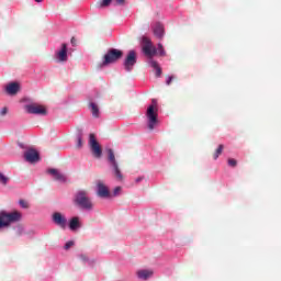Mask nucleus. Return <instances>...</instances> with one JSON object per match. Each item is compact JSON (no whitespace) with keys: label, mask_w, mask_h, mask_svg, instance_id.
Here are the masks:
<instances>
[{"label":"nucleus","mask_w":281,"mask_h":281,"mask_svg":"<svg viewBox=\"0 0 281 281\" xmlns=\"http://www.w3.org/2000/svg\"><path fill=\"white\" fill-rule=\"evenodd\" d=\"M142 52L146 58H149V65L153 69H156V76L159 78V76H161V67H159V64L153 59L154 56H157V47H155L150 38L146 36L143 37Z\"/></svg>","instance_id":"1"},{"label":"nucleus","mask_w":281,"mask_h":281,"mask_svg":"<svg viewBox=\"0 0 281 281\" xmlns=\"http://www.w3.org/2000/svg\"><path fill=\"white\" fill-rule=\"evenodd\" d=\"M18 221H21V214L18 211L11 213L5 211L0 212V229H2V227H10L12 223H18Z\"/></svg>","instance_id":"2"},{"label":"nucleus","mask_w":281,"mask_h":281,"mask_svg":"<svg viewBox=\"0 0 281 281\" xmlns=\"http://www.w3.org/2000/svg\"><path fill=\"white\" fill-rule=\"evenodd\" d=\"M75 203L82 210H93V202H91V198H89L85 190H80L76 193Z\"/></svg>","instance_id":"3"},{"label":"nucleus","mask_w":281,"mask_h":281,"mask_svg":"<svg viewBox=\"0 0 281 281\" xmlns=\"http://www.w3.org/2000/svg\"><path fill=\"white\" fill-rule=\"evenodd\" d=\"M108 161L113 170L115 179L117 181H124V175H122V170H120V164L115 159V153L113 149H108Z\"/></svg>","instance_id":"4"},{"label":"nucleus","mask_w":281,"mask_h":281,"mask_svg":"<svg viewBox=\"0 0 281 281\" xmlns=\"http://www.w3.org/2000/svg\"><path fill=\"white\" fill-rule=\"evenodd\" d=\"M123 56H124V52L117 48H111L103 56L102 65L103 67H106V65H113V63H117V60H120Z\"/></svg>","instance_id":"5"},{"label":"nucleus","mask_w":281,"mask_h":281,"mask_svg":"<svg viewBox=\"0 0 281 281\" xmlns=\"http://www.w3.org/2000/svg\"><path fill=\"white\" fill-rule=\"evenodd\" d=\"M137 65V53L135 50H130L125 60L123 63V67L125 71H133V67Z\"/></svg>","instance_id":"6"},{"label":"nucleus","mask_w":281,"mask_h":281,"mask_svg":"<svg viewBox=\"0 0 281 281\" xmlns=\"http://www.w3.org/2000/svg\"><path fill=\"white\" fill-rule=\"evenodd\" d=\"M89 146L91 148L93 157L100 159V157H102V147L100 146V143H98V139H95V134H90Z\"/></svg>","instance_id":"7"},{"label":"nucleus","mask_w":281,"mask_h":281,"mask_svg":"<svg viewBox=\"0 0 281 281\" xmlns=\"http://www.w3.org/2000/svg\"><path fill=\"white\" fill-rule=\"evenodd\" d=\"M26 113L31 115H47V109L43 105H38L37 103L26 104L24 106Z\"/></svg>","instance_id":"8"},{"label":"nucleus","mask_w":281,"mask_h":281,"mask_svg":"<svg viewBox=\"0 0 281 281\" xmlns=\"http://www.w3.org/2000/svg\"><path fill=\"white\" fill-rule=\"evenodd\" d=\"M146 115L148 119V128L149 131H154L155 124H157V106L155 104L149 105Z\"/></svg>","instance_id":"9"},{"label":"nucleus","mask_w":281,"mask_h":281,"mask_svg":"<svg viewBox=\"0 0 281 281\" xmlns=\"http://www.w3.org/2000/svg\"><path fill=\"white\" fill-rule=\"evenodd\" d=\"M53 223L58 225L61 229H67V218L63 216L59 212L53 214Z\"/></svg>","instance_id":"10"},{"label":"nucleus","mask_w":281,"mask_h":281,"mask_svg":"<svg viewBox=\"0 0 281 281\" xmlns=\"http://www.w3.org/2000/svg\"><path fill=\"white\" fill-rule=\"evenodd\" d=\"M97 188H98V191H97L98 196H100L101 199H106L110 196L111 193L109 192V187L105 186L104 182L98 181Z\"/></svg>","instance_id":"11"},{"label":"nucleus","mask_w":281,"mask_h":281,"mask_svg":"<svg viewBox=\"0 0 281 281\" xmlns=\"http://www.w3.org/2000/svg\"><path fill=\"white\" fill-rule=\"evenodd\" d=\"M24 159L25 161H29V164H35V161H38L40 156L38 151L36 149H29L24 153Z\"/></svg>","instance_id":"12"},{"label":"nucleus","mask_w":281,"mask_h":281,"mask_svg":"<svg viewBox=\"0 0 281 281\" xmlns=\"http://www.w3.org/2000/svg\"><path fill=\"white\" fill-rule=\"evenodd\" d=\"M21 91V85L18 82H11L5 87L8 95H16Z\"/></svg>","instance_id":"13"},{"label":"nucleus","mask_w":281,"mask_h":281,"mask_svg":"<svg viewBox=\"0 0 281 281\" xmlns=\"http://www.w3.org/2000/svg\"><path fill=\"white\" fill-rule=\"evenodd\" d=\"M56 58L59 63H67V44H61V48L56 53Z\"/></svg>","instance_id":"14"},{"label":"nucleus","mask_w":281,"mask_h":281,"mask_svg":"<svg viewBox=\"0 0 281 281\" xmlns=\"http://www.w3.org/2000/svg\"><path fill=\"white\" fill-rule=\"evenodd\" d=\"M154 34L157 38H164L165 30L162 24H156L154 27Z\"/></svg>","instance_id":"15"},{"label":"nucleus","mask_w":281,"mask_h":281,"mask_svg":"<svg viewBox=\"0 0 281 281\" xmlns=\"http://www.w3.org/2000/svg\"><path fill=\"white\" fill-rule=\"evenodd\" d=\"M153 273H154L153 270H139L137 272V277L140 280H148V278H151Z\"/></svg>","instance_id":"16"},{"label":"nucleus","mask_w":281,"mask_h":281,"mask_svg":"<svg viewBox=\"0 0 281 281\" xmlns=\"http://www.w3.org/2000/svg\"><path fill=\"white\" fill-rule=\"evenodd\" d=\"M78 227H80V218L78 216H75L69 222V229H71V232H75V229H78Z\"/></svg>","instance_id":"17"},{"label":"nucleus","mask_w":281,"mask_h":281,"mask_svg":"<svg viewBox=\"0 0 281 281\" xmlns=\"http://www.w3.org/2000/svg\"><path fill=\"white\" fill-rule=\"evenodd\" d=\"M89 109L91 110V113L94 117H100V108L97 103L90 102Z\"/></svg>","instance_id":"18"},{"label":"nucleus","mask_w":281,"mask_h":281,"mask_svg":"<svg viewBox=\"0 0 281 281\" xmlns=\"http://www.w3.org/2000/svg\"><path fill=\"white\" fill-rule=\"evenodd\" d=\"M224 148H225V146L218 145L217 149L213 154V159H218V157H221V155L223 154Z\"/></svg>","instance_id":"19"},{"label":"nucleus","mask_w":281,"mask_h":281,"mask_svg":"<svg viewBox=\"0 0 281 281\" xmlns=\"http://www.w3.org/2000/svg\"><path fill=\"white\" fill-rule=\"evenodd\" d=\"M8 181H10V178H8V176L3 175V172H0V183L2 186H8Z\"/></svg>","instance_id":"20"},{"label":"nucleus","mask_w":281,"mask_h":281,"mask_svg":"<svg viewBox=\"0 0 281 281\" xmlns=\"http://www.w3.org/2000/svg\"><path fill=\"white\" fill-rule=\"evenodd\" d=\"M55 181H66V178L63 173L58 172L54 176Z\"/></svg>","instance_id":"21"},{"label":"nucleus","mask_w":281,"mask_h":281,"mask_svg":"<svg viewBox=\"0 0 281 281\" xmlns=\"http://www.w3.org/2000/svg\"><path fill=\"white\" fill-rule=\"evenodd\" d=\"M227 164L231 168H236V166H238V161L234 158H228Z\"/></svg>","instance_id":"22"},{"label":"nucleus","mask_w":281,"mask_h":281,"mask_svg":"<svg viewBox=\"0 0 281 281\" xmlns=\"http://www.w3.org/2000/svg\"><path fill=\"white\" fill-rule=\"evenodd\" d=\"M111 1H112V0H102V1L99 3V8H106V7L111 5Z\"/></svg>","instance_id":"23"},{"label":"nucleus","mask_w":281,"mask_h":281,"mask_svg":"<svg viewBox=\"0 0 281 281\" xmlns=\"http://www.w3.org/2000/svg\"><path fill=\"white\" fill-rule=\"evenodd\" d=\"M158 52L160 56H166V52L164 50V45H161V43L158 44Z\"/></svg>","instance_id":"24"},{"label":"nucleus","mask_w":281,"mask_h":281,"mask_svg":"<svg viewBox=\"0 0 281 281\" xmlns=\"http://www.w3.org/2000/svg\"><path fill=\"white\" fill-rule=\"evenodd\" d=\"M20 205H21V207H23L24 210H27V207H30V204H27V202H25L24 200H20Z\"/></svg>","instance_id":"25"},{"label":"nucleus","mask_w":281,"mask_h":281,"mask_svg":"<svg viewBox=\"0 0 281 281\" xmlns=\"http://www.w3.org/2000/svg\"><path fill=\"white\" fill-rule=\"evenodd\" d=\"M175 80V76H168L166 80V85L170 86L172 85V81Z\"/></svg>","instance_id":"26"},{"label":"nucleus","mask_w":281,"mask_h":281,"mask_svg":"<svg viewBox=\"0 0 281 281\" xmlns=\"http://www.w3.org/2000/svg\"><path fill=\"white\" fill-rule=\"evenodd\" d=\"M77 148H82V136L77 137Z\"/></svg>","instance_id":"27"},{"label":"nucleus","mask_w":281,"mask_h":281,"mask_svg":"<svg viewBox=\"0 0 281 281\" xmlns=\"http://www.w3.org/2000/svg\"><path fill=\"white\" fill-rule=\"evenodd\" d=\"M120 192H122V187H115L114 191H113L114 196H117V194H120Z\"/></svg>","instance_id":"28"},{"label":"nucleus","mask_w":281,"mask_h":281,"mask_svg":"<svg viewBox=\"0 0 281 281\" xmlns=\"http://www.w3.org/2000/svg\"><path fill=\"white\" fill-rule=\"evenodd\" d=\"M0 115L3 117L5 115H8V108H2L0 111Z\"/></svg>","instance_id":"29"},{"label":"nucleus","mask_w":281,"mask_h":281,"mask_svg":"<svg viewBox=\"0 0 281 281\" xmlns=\"http://www.w3.org/2000/svg\"><path fill=\"white\" fill-rule=\"evenodd\" d=\"M47 172H48V175H52L53 177H55L58 173V171L56 169H48Z\"/></svg>","instance_id":"30"},{"label":"nucleus","mask_w":281,"mask_h":281,"mask_svg":"<svg viewBox=\"0 0 281 281\" xmlns=\"http://www.w3.org/2000/svg\"><path fill=\"white\" fill-rule=\"evenodd\" d=\"M74 247V241H67L65 245V249H71Z\"/></svg>","instance_id":"31"},{"label":"nucleus","mask_w":281,"mask_h":281,"mask_svg":"<svg viewBox=\"0 0 281 281\" xmlns=\"http://www.w3.org/2000/svg\"><path fill=\"white\" fill-rule=\"evenodd\" d=\"M80 260H82V262H89V257H87V255H80Z\"/></svg>","instance_id":"32"},{"label":"nucleus","mask_w":281,"mask_h":281,"mask_svg":"<svg viewBox=\"0 0 281 281\" xmlns=\"http://www.w3.org/2000/svg\"><path fill=\"white\" fill-rule=\"evenodd\" d=\"M116 5H124L126 3V0H114Z\"/></svg>","instance_id":"33"},{"label":"nucleus","mask_w":281,"mask_h":281,"mask_svg":"<svg viewBox=\"0 0 281 281\" xmlns=\"http://www.w3.org/2000/svg\"><path fill=\"white\" fill-rule=\"evenodd\" d=\"M136 183H139L140 181H144V177H138V178H136Z\"/></svg>","instance_id":"34"},{"label":"nucleus","mask_w":281,"mask_h":281,"mask_svg":"<svg viewBox=\"0 0 281 281\" xmlns=\"http://www.w3.org/2000/svg\"><path fill=\"white\" fill-rule=\"evenodd\" d=\"M70 43L71 45H76V37H71Z\"/></svg>","instance_id":"35"},{"label":"nucleus","mask_w":281,"mask_h":281,"mask_svg":"<svg viewBox=\"0 0 281 281\" xmlns=\"http://www.w3.org/2000/svg\"><path fill=\"white\" fill-rule=\"evenodd\" d=\"M36 3H43V0H35Z\"/></svg>","instance_id":"36"},{"label":"nucleus","mask_w":281,"mask_h":281,"mask_svg":"<svg viewBox=\"0 0 281 281\" xmlns=\"http://www.w3.org/2000/svg\"><path fill=\"white\" fill-rule=\"evenodd\" d=\"M153 104H155V99H153Z\"/></svg>","instance_id":"37"}]
</instances>
